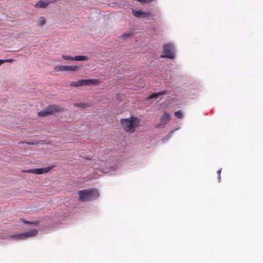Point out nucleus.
Masks as SVG:
<instances>
[{
    "label": "nucleus",
    "mask_w": 263,
    "mask_h": 263,
    "mask_svg": "<svg viewBox=\"0 0 263 263\" xmlns=\"http://www.w3.org/2000/svg\"><path fill=\"white\" fill-rule=\"evenodd\" d=\"M49 4V3L46 1L41 0L39 1L35 5V7L36 8H45Z\"/></svg>",
    "instance_id": "obj_12"
},
{
    "label": "nucleus",
    "mask_w": 263,
    "mask_h": 263,
    "mask_svg": "<svg viewBox=\"0 0 263 263\" xmlns=\"http://www.w3.org/2000/svg\"><path fill=\"white\" fill-rule=\"evenodd\" d=\"M37 230L33 229L23 233H18L11 235L9 236V237L16 239H25L28 237L34 236L37 235Z\"/></svg>",
    "instance_id": "obj_5"
},
{
    "label": "nucleus",
    "mask_w": 263,
    "mask_h": 263,
    "mask_svg": "<svg viewBox=\"0 0 263 263\" xmlns=\"http://www.w3.org/2000/svg\"><path fill=\"white\" fill-rule=\"evenodd\" d=\"M121 122L123 129L128 132H134L135 128L139 125V120L133 117H132L130 119H122Z\"/></svg>",
    "instance_id": "obj_2"
},
{
    "label": "nucleus",
    "mask_w": 263,
    "mask_h": 263,
    "mask_svg": "<svg viewBox=\"0 0 263 263\" xmlns=\"http://www.w3.org/2000/svg\"><path fill=\"white\" fill-rule=\"evenodd\" d=\"M60 110V107L56 105L48 106L44 110L39 112L38 116L40 117H46L51 115L54 112Z\"/></svg>",
    "instance_id": "obj_6"
},
{
    "label": "nucleus",
    "mask_w": 263,
    "mask_h": 263,
    "mask_svg": "<svg viewBox=\"0 0 263 263\" xmlns=\"http://www.w3.org/2000/svg\"><path fill=\"white\" fill-rule=\"evenodd\" d=\"M74 106L82 108H85L86 107V105L84 103H75Z\"/></svg>",
    "instance_id": "obj_17"
},
{
    "label": "nucleus",
    "mask_w": 263,
    "mask_h": 263,
    "mask_svg": "<svg viewBox=\"0 0 263 263\" xmlns=\"http://www.w3.org/2000/svg\"><path fill=\"white\" fill-rule=\"evenodd\" d=\"M133 34L132 33H124L122 35L123 39H126L127 37H128L129 36H131Z\"/></svg>",
    "instance_id": "obj_19"
},
{
    "label": "nucleus",
    "mask_w": 263,
    "mask_h": 263,
    "mask_svg": "<svg viewBox=\"0 0 263 263\" xmlns=\"http://www.w3.org/2000/svg\"><path fill=\"white\" fill-rule=\"evenodd\" d=\"M133 14L136 17L140 18V17H146L149 15V13L147 12H143L141 10H136L133 9Z\"/></svg>",
    "instance_id": "obj_10"
},
{
    "label": "nucleus",
    "mask_w": 263,
    "mask_h": 263,
    "mask_svg": "<svg viewBox=\"0 0 263 263\" xmlns=\"http://www.w3.org/2000/svg\"><path fill=\"white\" fill-rule=\"evenodd\" d=\"M136 1L142 3V4H148L153 1V0H136Z\"/></svg>",
    "instance_id": "obj_18"
},
{
    "label": "nucleus",
    "mask_w": 263,
    "mask_h": 263,
    "mask_svg": "<svg viewBox=\"0 0 263 263\" xmlns=\"http://www.w3.org/2000/svg\"><path fill=\"white\" fill-rule=\"evenodd\" d=\"M218 180L219 182H220V181H221V176H220V175H218Z\"/></svg>",
    "instance_id": "obj_26"
},
{
    "label": "nucleus",
    "mask_w": 263,
    "mask_h": 263,
    "mask_svg": "<svg viewBox=\"0 0 263 263\" xmlns=\"http://www.w3.org/2000/svg\"><path fill=\"white\" fill-rule=\"evenodd\" d=\"M24 223H25V224H31V221H27V220H24Z\"/></svg>",
    "instance_id": "obj_24"
},
{
    "label": "nucleus",
    "mask_w": 263,
    "mask_h": 263,
    "mask_svg": "<svg viewBox=\"0 0 263 263\" xmlns=\"http://www.w3.org/2000/svg\"><path fill=\"white\" fill-rule=\"evenodd\" d=\"M99 81L97 79L80 80L78 81H73L70 85L73 87H79L83 86H90L91 85H97Z\"/></svg>",
    "instance_id": "obj_4"
},
{
    "label": "nucleus",
    "mask_w": 263,
    "mask_h": 263,
    "mask_svg": "<svg viewBox=\"0 0 263 263\" xmlns=\"http://www.w3.org/2000/svg\"><path fill=\"white\" fill-rule=\"evenodd\" d=\"M31 224H33L34 226H37L39 224V221L37 220L31 221Z\"/></svg>",
    "instance_id": "obj_20"
},
{
    "label": "nucleus",
    "mask_w": 263,
    "mask_h": 263,
    "mask_svg": "<svg viewBox=\"0 0 263 263\" xmlns=\"http://www.w3.org/2000/svg\"><path fill=\"white\" fill-rule=\"evenodd\" d=\"M174 133V130H172L171 132H169V133L168 134V135L166 136V138H168L170 136H171V135H172V134Z\"/></svg>",
    "instance_id": "obj_21"
},
{
    "label": "nucleus",
    "mask_w": 263,
    "mask_h": 263,
    "mask_svg": "<svg viewBox=\"0 0 263 263\" xmlns=\"http://www.w3.org/2000/svg\"><path fill=\"white\" fill-rule=\"evenodd\" d=\"M166 93H167L166 90H163V91H159L158 92H155V93H153L151 94V95H149L147 98L148 99H154V98H159L160 96L165 95Z\"/></svg>",
    "instance_id": "obj_11"
},
{
    "label": "nucleus",
    "mask_w": 263,
    "mask_h": 263,
    "mask_svg": "<svg viewBox=\"0 0 263 263\" xmlns=\"http://www.w3.org/2000/svg\"><path fill=\"white\" fill-rule=\"evenodd\" d=\"M171 116L167 112H164L161 118L159 123L156 125V127L159 128L164 126L170 121Z\"/></svg>",
    "instance_id": "obj_8"
},
{
    "label": "nucleus",
    "mask_w": 263,
    "mask_h": 263,
    "mask_svg": "<svg viewBox=\"0 0 263 263\" xmlns=\"http://www.w3.org/2000/svg\"><path fill=\"white\" fill-rule=\"evenodd\" d=\"M81 69V66H79L77 65L73 66H59L55 67V69L56 71H79Z\"/></svg>",
    "instance_id": "obj_7"
},
{
    "label": "nucleus",
    "mask_w": 263,
    "mask_h": 263,
    "mask_svg": "<svg viewBox=\"0 0 263 263\" xmlns=\"http://www.w3.org/2000/svg\"><path fill=\"white\" fill-rule=\"evenodd\" d=\"M6 61V62H10L12 63L14 61L13 59H8V60H5Z\"/></svg>",
    "instance_id": "obj_22"
},
{
    "label": "nucleus",
    "mask_w": 263,
    "mask_h": 263,
    "mask_svg": "<svg viewBox=\"0 0 263 263\" xmlns=\"http://www.w3.org/2000/svg\"><path fill=\"white\" fill-rule=\"evenodd\" d=\"M175 115L177 118H178L179 119H181L183 117V114L180 110L176 111L175 112Z\"/></svg>",
    "instance_id": "obj_15"
},
{
    "label": "nucleus",
    "mask_w": 263,
    "mask_h": 263,
    "mask_svg": "<svg viewBox=\"0 0 263 263\" xmlns=\"http://www.w3.org/2000/svg\"><path fill=\"white\" fill-rule=\"evenodd\" d=\"M5 63H6L5 60H0V66Z\"/></svg>",
    "instance_id": "obj_23"
},
{
    "label": "nucleus",
    "mask_w": 263,
    "mask_h": 263,
    "mask_svg": "<svg viewBox=\"0 0 263 263\" xmlns=\"http://www.w3.org/2000/svg\"><path fill=\"white\" fill-rule=\"evenodd\" d=\"M45 23H46L45 18L43 16L40 17L37 21V24L42 26L43 25H44Z\"/></svg>",
    "instance_id": "obj_14"
},
{
    "label": "nucleus",
    "mask_w": 263,
    "mask_h": 263,
    "mask_svg": "<svg viewBox=\"0 0 263 263\" xmlns=\"http://www.w3.org/2000/svg\"><path fill=\"white\" fill-rule=\"evenodd\" d=\"M79 200L83 202L95 200L99 196L98 191L95 189H89L79 192Z\"/></svg>",
    "instance_id": "obj_1"
},
{
    "label": "nucleus",
    "mask_w": 263,
    "mask_h": 263,
    "mask_svg": "<svg viewBox=\"0 0 263 263\" xmlns=\"http://www.w3.org/2000/svg\"><path fill=\"white\" fill-rule=\"evenodd\" d=\"M221 172V168H220V169L217 171L218 175H220Z\"/></svg>",
    "instance_id": "obj_25"
},
{
    "label": "nucleus",
    "mask_w": 263,
    "mask_h": 263,
    "mask_svg": "<svg viewBox=\"0 0 263 263\" xmlns=\"http://www.w3.org/2000/svg\"><path fill=\"white\" fill-rule=\"evenodd\" d=\"M163 54L161 58H166L173 59L175 58V49L174 45L171 43L166 44L163 45Z\"/></svg>",
    "instance_id": "obj_3"
},
{
    "label": "nucleus",
    "mask_w": 263,
    "mask_h": 263,
    "mask_svg": "<svg viewBox=\"0 0 263 263\" xmlns=\"http://www.w3.org/2000/svg\"><path fill=\"white\" fill-rule=\"evenodd\" d=\"M62 58L63 59H64L65 60L73 61V57H71V56L63 55L62 56Z\"/></svg>",
    "instance_id": "obj_16"
},
{
    "label": "nucleus",
    "mask_w": 263,
    "mask_h": 263,
    "mask_svg": "<svg viewBox=\"0 0 263 263\" xmlns=\"http://www.w3.org/2000/svg\"><path fill=\"white\" fill-rule=\"evenodd\" d=\"M87 59V57L83 55H77L73 57V61H82Z\"/></svg>",
    "instance_id": "obj_13"
},
{
    "label": "nucleus",
    "mask_w": 263,
    "mask_h": 263,
    "mask_svg": "<svg viewBox=\"0 0 263 263\" xmlns=\"http://www.w3.org/2000/svg\"><path fill=\"white\" fill-rule=\"evenodd\" d=\"M51 169V167H47L44 168H33L28 170L25 171V172L30 173L36 174H43L45 173L48 172Z\"/></svg>",
    "instance_id": "obj_9"
}]
</instances>
